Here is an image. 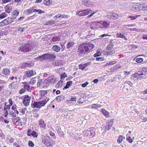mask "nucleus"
I'll use <instances>...</instances> for the list:
<instances>
[{"label": "nucleus", "instance_id": "nucleus-30", "mask_svg": "<svg viewBox=\"0 0 147 147\" xmlns=\"http://www.w3.org/2000/svg\"><path fill=\"white\" fill-rule=\"evenodd\" d=\"M101 105L100 104H93L92 106L93 109H96L98 107H100Z\"/></svg>", "mask_w": 147, "mask_h": 147}, {"label": "nucleus", "instance_id": "nucleus-9", "mask_svg": "<svg viewBox=\"0 0 147 147\" xmlns=\"http://www.w3.org/2000/svg\"><path fill=\"white\" fill-rule=\"evenodd\" d=\"M118 15L116 13H108L106 15V17L110 19H117L118 18Z\"/></svg>", "mask_w": 147, "mask_h": 147}, {"label": "nucleus", "instance_id": "nucleus-55", "mask_svg": "<svg viewBox=\"0 0 147 147\" xmlns=\"http://www.w3.org/2000/svg\"><path fill=\"white\" fill-rule=\"evenodd\" d=\"M88 83L87 82H86L82 84V87H85L88 84Z\"/></svg>", "mask_w": 147, "mask_h": 147}, {"label": "nucleus", "instance_id": "nucleus-20", "mask_svg": "<svg viewBox=\"0 0 147 147\" xmlns=\"http://www.w3.org/2000/svg\"><path fill=\"white\" fill-rule=\"evenodd\" d=\"M10 71L8 69H4L2 71L3 74L5 75H8L9 74Z\"/></svg>", "mask_w": 147, "mask_h": 147}, {"label": "nucleus", "instance_id": "nucleus-46", "mask_svg": "<svg viewBox=\"0 0 147 147\" xmlns=\"http://www.w3.org/2000/svg\"><path fill=\"white\" fill-rule=\"evenodd\" d=\"M30 64L26 63H24L22 64V67L24 68L29 66Z\"/></svg>", "mask_w": 147, "mask_h": 147}, {"label": "nucleus", "instance_id": "nucleus-37", "mask_svg": "<svg viewBox=\"0 0 147 147\" xmlns=\"http://www.w3.org/2000/svg\"><path fill=\"white\" fill-rule=\"evenodd\" d=\"M67 76V74L65 73H62L60 75V76L61 79L64 78L65 77H66Z\"/></svg>", "mask_w": 147, "mask_h": 147}, {"label": "nucleus", "instance_id": "nucleus-54", "mask_svg": "<svg viewBox=\"0 0 147 147\" xmlns=\"http://www.w3.org/2000/svg\"><path fill=\"white\" fill-rule=\"evenodd\" d=\"M91 62L90 61H89L87 63H84V66L85 67H86L88 65H91Z\"/></svg>", "mask_w": 147, "mask_h": 147}, {"label": "nucleus", "instance_id": "nucleus-15", "mask_svg": "<svg viewBox=\"0 0 147 147\" xmlns=\"http://www.w3.org/2000/svg\"><path fill=\"white\" fill-rule=\"evenodd\" d=\"M115 53V51L113 49L107 50L105 52V55H110L114 54Z\"/></svg>", "mask_w": 147, "mask_h": 147}, {"label": "nucleus", "instance_id": "nucleus-3", "mask_svg": "<svg viewBox=\"0 0 147 147\" xmlns=\"http://www.w3.org/2000/svg\"><path fill=\"white\" fill-rule=\"evenodd\" d=\"M143 72L136 73L133 75L132 78L133 79L134 78L137 77L138 80H142L144 77L143 76H145L147 75V67H143L142 68Z\"/></svg>", "mask_w": 147, "mask_h": 147}, {"label": "nucleus", "instance_id": "nucleus-61", "mask_svg": "<svg viewBox=\"0 0 147 147\" xmlns=\"http://www.w3.org/2000/svg\"><path fill=\"white\" fill-rule=\"evenodd\" d=\"M3 23H4V24H5V25H7L8 24V22L7 21V20L6 19H5L4 20H3Z\"/></svg>", "mask_w": 147, "mask_h": 147}, {"label": "nucleus", "instance_id": "nucleus-26", "mask_svg": "<svg viewBox=\"0 0 147 147\" xmlns=\"http://www.w3.org/2000/svg\"><path fill=\"white\" fill-rule=\"evenodd\" d=\"M64 98L65 97L63 95L58 96L56 97V99L58 102L63 101Z\"/></svg>", "mask_w": 147, "mask_h": 147}, {"label": "nucleus", "instance_id": "nucleus-38", "mask_svg": "<svg viewBox=\"0 0 147 147\" xmlns=\"http://www.w3.org/2000/svg\"><path fill=\"white\" fill-rule=\"evenodd\" d=\"M127 137L126 140L128 141L129 142L131 143L133 141L132 139L129 136H127Z\"/></svg>", "mask_w": 147, "mask_h": 147}, {"label": "nucleus", "instance_id": "nucleus-48", "mask_svg": "<svg viewBox=\"0 0 147 147\" xmlns=\"http://www.w3.org/2000/svg\"><path fill=\"white\" fill-rule=\"evenodd\" d=\"M26 90L24 88H23L20 90L19 92V93L20 94H22V93H24L25 92Z\"/></svg>", "mask_w": 147, "mask_h": 147}, {"label": "nucleus", "instance_id": "nucleus-22", "mask_svg": "<svg viewBox=\"0 0 147 147\" xmlns=\"http://www.w3.org/2000/svg\"><path fill=\"white\" fill-rule=\"evenodd\" d=\"M52 49L55 51L56 52H58L60 51V47L57 45H55L53 47Z\"/></svg>", "mask_w": 147, "mask_h": 147}, {"label": "nucleus", "instance_id": "nucleus-16", "mask_svg": "<svg viewBox=\"0 0 147 147\" xmlns=\"http://www.w3.org/2000/svg\"><path fill=\"white\" fill-rule=\"evenodd\" d=\"M82 2L85 6L90 7L91 5V2L89 0H82Z\"/></svg>", "mask_w": 147, "mask_h": 147}, {"label": "nucleus", "instance_id": "nucleus-11", "mask_svg": "<svg viewBox=\"0 0 147 147\" xmlns=\"http://www.w3.org/2000/svg\"><path fill=\"white\" fill-rule=\"evenodd\" d=\"M25 76L28 78H30L32 76L36 74L35 71L32 70H29L26 71L25 73Z\"/></svg>", "mask_w": 147, "mask_h": 147}, {"label": "nucleus", "instance_id": "nucleus-39", "mask_svg": "<svg viewBox=\"0 0 147 147\" xmlns=\"http://www.w3.org/2000/svg\"><path fill=\"white\" fill-rule=\"evenodd\" d=\"M6 19L8 24H10L11 22L13 21V19L11 18H6Z\"/></svg>", "mask_w": 147, "mask_h": 147}, {"label": "nucleus", "instance_id": "nucleus-21", "mask_svg": "<svg viewBox=\"0 0 147 147\" xmlns=\"http://www.w3.org/2000/svg\"><path fill=\"white\" fill-rule=\"evenodd\" d=\"M39 125L41 127H44L46 126V124L42 119H41L39 122Z\"/></svg>", "mask_w": 147, "mask_h": 147}, {"label": "nucleus", "instance_id": "nucleus-12", "mask_svg": "<svg viewBox=\"0 0 147 147\" xmlns=\"http://www.w3.org/2000/svg\"><path fill=\"white\" fill-rule=\"evenodd\" d=\"M101 27L102 28H107L109 27L110 23L107 22L106 21H105L101 23Z\"/></svg>", "mask_w": 147, "mask_h": 147}, {"label": "nucleus", "instance_id": "nucleus-34", "mask_svg": "<svg viewBox=\"0 0 147 147\" xmlns=\"http://www.w3.org/2000/svg\"><path fill=\"white\" fill-rule=\"evenodd\" d=\"M140 16V15H138L135 16H129L128 17V18H131V20H133L135 19L138 17Z\"/></svg>", "mask_w": 147, "mask_h": 147}, {"label": "nucleus", "instance_id": "nucleus-53", "mask_svg": "<svg viewBox=\"0 0 147 147\" xmlns=\"http://www.w3.org/2000/svg\"><path fill=\"white\" fill-rule=\"evenodd\" d=\"M125 83L127 84H128L130 86H132L133 85L132 83L131 82L129 81H126L125 82Z\"/></svg>", "mask_w": 147, "mask_h": 147}, {"label": "nucleus", "instance_id": "nucleus-63", "mask_svg": "<svg viewBox=\"0 0 147 147\" xmlns=\"http://www.w3.org/2000/svg\"><path fill=\"white\" fill-rule=\"evenodd\" d=\"M11 116L12 117H16V115L14 112H13L11 114Z\"/></svg>", "mask_w": 147, "mask_h": 147}, {"label": "nucleus", "instance_id": "nucleus-49", "mask_svg": "<svg viewBox=\"0 0 147 147\" xmlns=\"http://www.w3.org/2000/svg\"><path fill=\"white\" fill-rule=\"evenodd\" d=\"M64 43H62L61 44V50L62 51H63L65 48V46L64 45Z\"/></svg>", "mask_w": 147, "mask_h": 147}, {"label": "nucleus", "instance_id": "nucleus-50", "mask_svg": "<svg viewBox=\"0 0 147 147\" xmlns=\"http://www.w3.org/2000/svg\"><path fill=\"white\" fill-rule=\"evenodd\" d=\"M36 132L35 131H32L31 133V136H32L34 137H37V135H36Z\"/></svg>", "mask_w": 147, "mask_h": 147}, {"label": "nucleus", "instance_id": "nucleus-6", "mask_svg": "<svg viewBox=\"0 0 147 147\" xmlns=\"http://www.w3.org/2000/svg\"><path fill=\"white\" fill-rule=\"evenodd\" d=\"M91 10H85L82 11H78L76 14L79 16H84L91 13Z\"/></svg>", "mask_w": 147, "mask_h": 147}, {"label": "nucleus", "instance_id": "nucleus-28", "mask_svg": "<svg viewBox=\"0 0 147 147\" xmlns=\"http://www.w3.org/2000/svg\"><path fill=\"white\" fill-rule=\"evenodd\" d=\"M16 85L14 84V82H12L9 85V88L12 89H15L16 87Z\"/></svg>", "mask_w": 147, "mask_h": 147}, {"label": "nucleus", "instance_id": "nucleus-32", "mask_svg": "<svg viewBox=\"0 0 147 147\" xmlns=\"http://www.w3.org/2000/svg\"><path fill=\"white\" fill-rule=\"evenodd\" d=\"M36 81L34 78H32L30 82V84L32 85H33L34 84L36 83Z\"/></svg>", "mask_w": 147, "mask_h": 147}, {"label": "nucleus", "instance_id": "nucleus-13", "mask_svg": "<svg viewBox=\"0 0 147 147\" xmlns=\"http://www.w3.org/2000/svg\"><path fill=\"white\" fill-rule=\"evenodd\" d=\"M40 104L39 102H34L32 104L31 107L32 108H40L41 107Z\"/></svg>", "mask_w": 147, "mask_h": 147}, {"label": "nucleus", "instance_id": "nucleus-45", "mask_svg": "<svg viewBox=\"0 0 147 147\" xmlns=\"http://www.w3.org/2000/svg\"><path fill=\"white\" fill-rule=\"evenodd\" d=\"M143 61V59L141 58H137L136 59V61L138 63H140Z\"/></svg>", "mask_w": 147, "mask_h": 147}, {"label": "nucleus", "instance_id": "nucleus-8", "mask_svg": "<svg viewBox=\"0 0 147 147\" xmlns=\"http://www.w3.org/2000/svg\"><path fill=\"white\" fill-rule=\"evenodd\" d=\"M31 97L28 96V95H26L24 98L23 101V103L24 105L27 106L29 105L30 100Z\"/></svg>", "mask_w": 147, "mask_h": 147}, {"label": "nucleus", "instance_id": "nucleus-44", "mask_svg": "<svg viewBox=\"0 0 147 147\" xmlns=\"http://www.w3.org/2000/svg\"><path fill=\"white\" fill-rule=\"evenodd\" d=\"M85 67L84 64H80L79 66V68L80 69H81L83 70L85 68Z\"/></svg>", "mask_w": 147, "mask_h": 147}, {"label": "nucleus", "instance_id": "nucleus-35", "mask_svg": "<svg viewBox=\"0 0 147 147\" xmlns=\"http://www.w3.org/2000/svg\"><path fill=\"white\" fill-rule=\"evenodd\" d=\"M101 55V54L100 51H97L96 53L94 55V57H96L98 56H100Z\"/></svg>", "mask_w": 147, "mask_h": 147}, {"label": "nucleus", "instance_id": "nucleus-41", "mask_svg": "<svg viewBox=\"0 0 147 147\" xmlns=\"http://www.w3.org/2000/svg\"><path fill=\"white\" fill-rule=\"evenodd\" d=\"M6 16L7 14L5 12H3L0 14V18L1 19L3 18L6 17Z\"/></svg>", "mask_w": 147, "mask_h": 147}, {"label": "nucleus", "instance_id": "nucleus-4", "mask_svg": "<svg viewBox=\"0 0 147 147\" xmlns=\"http://www.w3.org/2000/svg\"><path fill=\"white\" fill-rule=\"evenodd\" d=\"M95 129L93 128H90L87 129L86 131H84L83 134H85V136L91 137H93L95 135Z\"/></svg>", "mask_w": 147, "mask_h": 147}, {"label": "nucleus", "instance_id": "nucleus-27", "mask_svg": "<svg viewBox=\"0 0 147 147\" xmlns=\"http://www.w3.org/2000/svg\"><path fill=\"white\" fill-rule=\"evenodd\" d=\"M49 91V90H42L41 91V96L42 98L44 96L47 94L48 92Z\"/></svg>", "mask_w": 147, "mask_h": 147}, {"label": "nucleus", "instance_id": "nucleus-57", "mask_svg": "<svg viewBox=\"0 0 147 147\" xmlns=\"http://www.w3.org/2000/svg\"><path fill=\"white\" fill-rule=\"evenodd\" d=\"M8 107H9V109L10 108V106L9 105H6L5 103V106L4 109V110H6Z\"/></svg>", "mask_w": 147, "mask_h": 147}, {"label": "nucleus", "instance_id": "nucleus-36", "mask_svg": "<svg viewBox=\"0 0 147 147\" xmlns=\"http://www.w3.org/2000/svg\"><path fill=\"white\" fill-rule=\"evenodd\" d=\"M113 47V46L112 44H110L107 46V50H111Z\"/></svg>", "mask_w": 147, "mask_h": 147}, {"label": "nucleus", "instance_id": "nucleus-33", "mask_svg": "<svg viewBox=\"0 0 147 147\" xmlns=\"http://www.w3.org/2000/svg\"><path fill=\"white\" fill-rule=\"evenodd\" d=\"M60 39L58 37H54L52 38V40L54 42H56L59 40Z\"/></svg>", "mask_w": 147, "mask_h": 147}, {"label": "nucleus", "instance_id": "nucleus-7", "mask_svg": "<svg viewBox=\"0 0 147 147\" xmlns=\"http://www.w3.org/2000/svg\"><path fill=\"white\" fill-rule=\"evenodd\" d=\"M56 82V78L54 76H51L44 80V83L47 84L49 83H54Z\"/></svg>", "mask_w": 147, "mask_h": 147}, {"label": "nucleus", "instance_id": "nucleus-58", "mask_svg": "<svg viewBox=\"0 0 147 147\" xmlns=\"http://www.w3.org/2000/svg\"><path fill=\"white\" fill-rule=\"evenodd\" d=\"M56 129L57 130V133L58 134H59V132H60L61 131V128H60L59 127H57L56 128Z\"/></svg>", "mask_w": 147, "mask_h": 147}, {"label": "nucleus", "instance_id": "nucleus-47", "mask_svg": "<svg viewBox=\"0 0 147 147\" xmlns=\"http://www.w3.org/2000/svg\"><path fill=\"white\" fill-rule=\"evenodd\" d=\"M28 145L31 147H33L34 146V144L32 141H29L28 142Z\"/></svg>", "mask_w": 147, "mask_h": 147}, {"label": "nucleus", "instance_id": "nucleus-1", "mask_svg": "<svg viewBox=\"0 0 147 147\" xmlns=\"http://www.w3.org/2000/svg\"><path fill=\"white\" fill-rule=\"evenodd\" d=\"M77 52L81 55L89 53L94 48V45L91 43L85 45L80 44L78 46Z\"/></svg>", "mask_w": 147, "mask_h": 147}, {"label": "nucleus", "instance_id": "nucleus-23", "mask_svg": "<svg viewBox=\"0 0 147 147\" xmlns=\"http://www.w3.org/2000/svg\"><path fill=\"white\" fill-rule=\"evenodd\" d=\"M5 11L7 13H9L12 11V7L7 5L5 8Z\"/></svg>", "mask_w": 147, "mask_h": 147}, {"label": "nucleus", "instance_id": "nucleus-51", "mask_svg": "<svg viewBox=\"0 0 147 147\" xmlns=\"http://www.w3.org/2000/svg\"><path fill=\"white\" fill-rule=\"evenodd\" d=\"M140 118L141 119H142L144 121H147V118H146L145 117H144L142 115L140 116Z\"/></svg>", "mask_w": 147, "mask_h": 147}, {"label": "nucleus", "instance_id": "nucleus-17", "mask_svg": "<svg viewBox=\"0 0 147 147\" xmlns=\"http://www.w3.org/2000/svg\"><path fill=\"white\" fill-rule=\"evenodd\" d=\"M49 98H46L45 99L43 100H42L41 101H40V105L41 107H42L44 106L46 103L47 102L49 101Z\"/></svg>", "mask_w": 147, "mask_h": 147}, {"label": "nucleus", "instance_id": "nucleus-62", "mask_svg": "<svg viewBox=\"0 0 147 147\" xmlns=\"http://www.w3.org/2000/svg\"><path fill=\"white\" fill-rule=\"evenodd\" d=\"M41 80H38V81L37 82V85L38 86H39L41 84Z\"/></svg>", "mask_w": 147, "mask_h": 147}, {"label": "nucleus", "instance_id": "nucleus-2", "mask_svg": "<svg viewBox=\"0 0 147 147\" xmlns=\"http://www.w3.org/2000/svg\"><path fill=\"white\" fill-rule=\"evenodd\" d=\"M56 58V56L55 54H52L51 53H49L46 54L42 55L36 58L37 60H39L42 61L44 59H49L51 60H53Z\"/></svg>", "mask_w": 147, "mask_h": 147}, {"label": "nucleus", "instance_id": "nucleus-59", "mask_svg": "<svg viewBox=\"0 0 147 147\" xmlns=\"http://www.w3.org/2000/svg\"><path fill=\"white\" fill-rule=\"evenodd\" d=\"M142 38L144 40H147V34H144L143 35Z\"/></svg>", "mask_w": 147, "mask_h": 147}, {"label": "nucleus", "instance_id": "nucleus-64", "mask_svg": "<svg viewBox=\"0 0 147 147\" xmlns=\"http://www.w3.org/2000/svg\"><path fill=\"white\" fill-rule=\"evenodd\" d=\"M26 108H24L23 109L21 110V112L23 114H24L25 113V111L26 110Z\"/></svg>", "mask_w": 147, "mask_h": 147}, {"label": "nucleus", "instance_id": "nucleus-31", "mask_svg": "<svg viewBox=\"0 0 147 147\" xmlns=\"http://www.w3.org/2000/svg\"><path fill=\"white\" fill-rule=\"evenodd\" d=\"M63 85V83L62 81H59V82H57L56 85L55 87L56 88L61 87Z\"/></svg>", "mask_w": 147, "mask_h": 147}, {"label": "nucleus", "instance_id": "nucleus-56", "mask_svg": "<svg viewBox=\"0 0 147 147\" xmlns=\"http://www.w3.org/2000/svg\"><path fill=\"white\" fill-rule=\"evenodd\" d=\"M96 60L98 61H103V58L102 57H97L96 58Z\"/></svg>", "mask_w": 147, "mask_h": 147}, {"label": "nucleus", "instance_id": "nucleus-24", "mask_svg": "<svg viewBox=\"0 0 147 147\" xmlns=\"http://www.w3.org/2000/svg\"><path fill=\"white\" fill-rule=\"evenodd\" d=\"M74 45V44L73 42H69L67 43L66 47L68 49H69L70 48L72 47Z\"/></svg>", "mask_w": 147, "mask_h": 147}, {"label": "nucleus", "instance_id": "nucleus-42", "mask_svg": "<svg viewBox=\"0 0 147 147\" xmlns=\"http://www.w3.org/2000/svg\"><path fill=\"white\" fill-rule=\"evenodd\" d=\"M49 0H45L44 1V4L47 6H49L50 4Z\"/></svg>", "mask_w": 147, "mask_h": 147}, {"label": "nucleus", "instance_id": "nucleus-19", "mask_svg": "<svg viewBox=\"0 0 147 147\" xmlns=\"http://www.w3.org/2000/svg\"><path fill=\"white\" fill-rule=\"evenodd\" d=\"M139 7L137 5H134L131 9V10L133 12H136L140 10Z\"/></svg>", "mask_w": 147, "mask_h": 147}, {"label": "nucleus", "instance_id": "nucleus-52", "mask_svg": "<svg viewBox=\"0 0 147 147\" xmlns=\"http://www.w3.org/2000/svg\"><path fill=\"white\" fill-rule=\"evenodd\" d=\"M59 61L58 60H55L54 61V64L56 66H59Z\"/></svg>", "mask_w": 147, "mask_h": 147}, {"label": "nucleus", "instance_id": "nucleus-14", "mask_svg": "<svg viewBox=\"0 0 147 147\" xmlns=\"http://www.w3.org/2000/svg\"><path fill=\"white\" fill-rule=\"evenodd\" d=\"M113 123L112 121H110L109 122L107 123L105 126V130L108 131L109 130L112 125Z\"/></svg>", "mask_w": 147, "mask_h": 147}, {"label": "nucleus", "instance_id": "nucleus-43", "mask_svg": "<svg viewBox=\"0 0 147 147\" xmlns=\"http://www.w3.org/2000/svg\"><path fill=\"white\" fill-rule=\"evenodd\" d=\"M30 85H29V84H27V85H26V86H24V87L26 90V89L28 91H30Z\"/></svg>", "mask_w": 147, "mask_h": 147}, {"label": "nucleus", "instance_id": "nucleus-40", "mask_svg": "<svg viewBox=\"0 0 147 147\" xmlns=\"http://www.w3.org/2000/svg\"><path fill=\"white\" fill-rule=\"evenodd\" d=\"M123 140V137L122 136H120L117 140L118 143H120Z\"/></svg>", "mask_w": 147, "mask_h": 147}, {"label": "nucleus", "instance_id": "nucleus-10", "mask_svg": "<svg viewBox=\"0 0 147 147\" xmlns=\"http://www.w3.org/2000/svg\"><path fill=\"white\" fill-rule=\"evenodd\" d=\"M48 139L46 137H44L42 138V142L44 143L47 147H52V144L50 143L49 141V139H50V137H48Z\"/></svg>", "mask_w": 147, "mask_h": 147}, {"label": "nucleus", "instance_id": "nucleus-5", "mask_svg": "<svg viewBox=\"0 0 147 147\" xmlns=\"http://www.w3.org/2000/svg\"><path fill=\"white\" fill-rule=\"evenodd\" d=\"M32 47L28 44H25L24 46H20L19 48V51L23 53L27 52L31 50Z\"/></svg>", "mask_w": 147, "mask_h": 147}, {"label": "nucleus", "instance_id": "nucleus-25", "mask_svg": "<svg viewBox=\"0 0 147 147\" xmlns=\"http://www.w3.org/2000/svg\"><path fill=\"white\" fill-rule=\"evenodd\" d=\"M72 83V81H70L68 82H67L66 86L64 87L63 89H66L69 88V87H70L71 86Z\"/></svg>", "mask_w": 147, "mask_h": 147}, {"label": "nucleus", "instance_id": "nucleus-18", "mask_svg": "<svg viewBox=\"0 0 147 147\" xmlns=\"http://www.w3.org/2000/svg\"><path fill=\"white\" fill-rule=\"evenodd\" d=\"M117 37L120 38H124L125 40H127V38L124 34L120 33H117Z\"/></svg>", "mask_w": 147, "mask_h": 147}, {"label": "nucleus", "instance_id": "nucleus-29", "mask_svg": "<svg viewBox=\"0 0 147 147\" xmlns=\"http://www.w3.org/2000/svg\"><path fill=\"white\" fill-rule=\"evenodd\" d=\"M101 112L106 117H108L109 115V113L105 109H102L101 110Z\"/></svg>", "mask_w": 147, "mask_h": 147}, {"label": "nucleus", "instance_id": "nucleus-60", "mask_svg": "<svg viewBox=\"0 0 147 147\" xmlns=\"http://www.w3.org/2000/svg\"><path fill=\"white\" fill-rule=\"evenodd\" d=\"M24 28L22 27H20L18 29V31L22 33L23 32Z\"/></svg>", "mask_w": 147, "mask_h": 147}]
</instances>
